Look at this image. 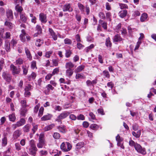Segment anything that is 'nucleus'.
I'll return each instance as SVG.
<instances>
[{
	"label": "nucleus",
	"instance_id": "obj_39",
	"mask_svg": "<svg viewBox=\"0 0 156 156\" xmlns=\"http://www.w3.org/2000/svg\"><path fill=\"white\" fill-rule=\"evenodd\" d=\"M23 62V60L21 58H19L16 61V64L17 65H20L22 64Z\"/></svg>",
	"mask_w": 156,
	"mask_h": 156
},
{
	"label": "nucleus",
	"instance_id": "obj_49",
	"mask_svg": "<svg viewBox=\"0 0 156 156\" xmlns=\"http://www.w3.org/2000/svg\"><path fill=\"white\" fill-rule=\"evenodd\" d=\"M52 53V51H47L45 53V57L47 58H49L50 57Z\"/></svg>",
	"mask_w": 156,
	"mask_h": 156
},
{
	"label": "nucleus",
	"instance_id": "obj_56",
	"mask_svg": "<svg viewBox=\"0 0 156 156\" xmlns=\"http://www.w3.org/2000/svg\"><path fill=\"white\" fill-rule=\"evenodd\" d=\"M103 73L104 75L105 76V77L109 78L110 77V75L109 74L108 72L107 71L104 70L103 71Z\"/></svg>",
	"mask_w": 156,
	"mask_h": 156
},
{
	"label": "nucleus",
	"instance_id": "obj_53",
	"mask_svg": "<svg viewBox=\"0 0 156 156\" xmlns=\"http://www.w3.org/2000/svg\"><path fill=\"white\" fill-rule=\"evenodd\" d=\"M94 47V45L93 44H91L90 46L87 47L86 49L85 50L87 52H88L90 50V49L93 48Z\"/></svg>",
	"mask_w": 156,
	"mask_h": 156
},
{
	"label": "nucleus",
	"instance_id": "obj_3",
	"mask_svg": "<svg viewBox=\"0 0 156 156\" xmlns=\"http://www.w3.org/2000/svg\"><path fill=\"white\" fill-rule=\"evenodd\" d=\"M61 149L64 151L66 152L69 151L71 148L72 146L68 142L66 143H63L61 145Z\"/></svg>",
	"mask_w": 156,
	"mask_h": 156
},
{
	"label": "nucleus",
	"instance_id": "obj_60",
	"mask_svg": "<svg viewBox=\"0 0 156 156\" xmlns=\"http://www.w3.org/2000/svg\"><path fill=\"white\" fill-rule=\"evenodd\" d=\"M15 148L16 150L19 151L21 149V146L20 144L16 143L15 144Z\"/></svg>",
	"mask_w": 156,
	"mask_h": 156
},
{
	"label": "nucleus",
	"instance_id": "obj_50",
	"mask_svg": "<svg viewBox=\"0 0 156 156\" xmlns=\"http://www.w3.org/2000/svg\"><path fill=\"white\" fill-rule=\"evenodd\" d=\"M33 127L32 130L33 132V133L34 134L37 129V125H35L34 124H33Z\"/></svg>",
	"mask_w": 156,
	"mask_h": 156
},
{
	"label": "nucleus",
	"instance_id": "obj_48",
	"mask_svg": "<svg viewBox=\"0 0 156 156\" xmlns=\"http://www.w3.org/2000/svg\"><path fill=\"white\" fill-rule=\"evenodd\" d=\"M119 4L121 9H127L128 8V6L126 4L120 3Z\"/></svg>",
	"mask_w": 156,
	"mask_h": 156
},
{
	"label": "nucleus",
	"instance_id": "obj_34",
	"mask_svg": "<svg viewBox=\"0 0 156 156\" xmlns=\"http://www.w3.org/2000/svg\"><path fill=\"white\" fill-rule=\"evenodd\" d=\"M21 134V131L19 130H16L14 133V136L16 138L19 137Z\"/></svg>",
	"mask_w": 156,
	"mask_h": 156
},
{
	"label": "nucleus",
	"instance_id": "obj_13",
	"mask_svg": "<svg viewBox=\"0 0 156 156\" xmlns=\"http://www.w3.org/2000/svg\"><path fill=\"white\" fill-rule=\"evenodd\" d=\"M75 66V65L71 62L66 63L65 65V67L67 69H72Z\"/></svg>",
	"mask_w": 156,
	"mask_h": 156
},
{
	"label": "nucleus",
	"instance_id": "obj_12",
	"mask_svg": "<svg viewBox=\"0 0 156 156\" xmlns=\"http://www.w3.org/2000/svg\"><path fill=\"white\" fill-rule=\"evenodd\" d=\"M21 34L20 35V37L21 41L24 42L26 41L25 37L26 36V33L24 30H21Z\"/></svg>",
	"mask_w": 156,
	"mask_h": 156
},
{
	"label": "nucleus",
	"instance_id": "obj_32",
	"mask_svg": "<svg viewBox=\"0 0 156 156\" xmlns=\"http://www.w3.org/2000/svg\"><path fill=\"white\" fill-rule=\"evenodd\" d=\"M11 36L10 33L9 32H6L5 34V35L2 36V37L4 39H6L9 38Z\"/></svg>",
	"mask_w": 156,
	"mask_h": 156
},
{
	"label": "nucleus",
	"instance_id": "obj_18",
	"mask_svg": "<svg viewBox=\"0 0 156 156\" xmlns=\"http://www.w3.org/2000/svg\"><path fill=\"white\" fill-rule=\"evenodd\" d=\"M127 13V11L126 10L121 11L119 12V16L121 18H123L126 16Z\"/></svg>",
	"mask_w": 156,
	"mask_h": 156
},
{
	"label": "nucleus",
	"instance_id": "obj_25",
	"mask_svg": "<svg viewBox=\"0 0 156 156\" xmlns=\"http://www.w3.org/2000/svg\"><path fill=\"white\" fill-rule=\"evenodd\" d=\"M25 123V121L24 119L22 118L20 120L16 122L18 126L19 127L24 125Z\"/></svg>",
	"mask_w": 156,
	"mask_h": 156
},
{
	"label": "nucleus",
	"instance_id": "obj_9",
	"mask_svg": "<svg viewBox=\"0 0 156 156\" xmlns=\"http://www.w3.org/2000/svg\"><path fill=\"white\" fill-rule=\"evenodd\" d=\"M39 20L42 23H45L47 21L46 15L43 13H41L39 14Z\"/></svg>",
	"mask_w": 156,
	"mask_h": 156
},
{
	"label": "nucleus",
	"instance_id": "obj_2",
	"mask_svg": "<svg viewBox=\"0 0 156 156\" xmlns=\"http://www.w3.org/2000/svg\"><path fill=\"white\" fill-rule=\"evenodd\" d=\"M69 113L67 112H63L61 113L55 119V120L57 122H60L62 123V120L66 118L69 115Z\"/></svg>",
	"mask_w": 156,
	"mask_h": 156
},
{
	"label": "nucleus",
	"instance_id": "obj_8",
	"mask_svg": "<svg viewBox=\"0 0 156 156\" xmlns=\"http://www.w3.org/2000/svg\"><path fill=\"white\" fill-rule=\"evenodd\" d=\"M63 11L64 12L68 11L71 12L72 11L73 9L71 7V5L69 3H66L65 5L63 7Z\"/></svg>",
	"mask_w": 156,
	"mask_h": 156
},
{
	"label": "nucleus",
	"instance_id": "obj_31",
	"mask_svg": "<svg viewBox=\"0 0 156 156\" xmlns=\"http://www.w3.org/2000/svg\"><path fill=\"white\" fill-rule=\"evenodd\" d=\"M27 109L25 107L22 108L20 111V115L22 116H25V114L27 112Z\"/></svg>",
	"mask_w": 156,
	"mask_h": 156
},
{
	"label": "nucleus",
	"instance_id": "obj_54",
	"mask_svg": "<svg viewBox=\"0 0 156 156\" xmlns=\"http://www.w3.org/2000/svg\"><path fill=\"white\" fill-rule=\"evenodd\" d=\"M32 86L30 84H27L25 87L24 90L30 91L31 90Z\"/></svg>",
	"mask_w": 156,
	"mask_h": 156
},
{
	"label": "nucleus",
	"instance_id": "obj_16",
	"mask_svg": "<svg viewBox=\"0 0 156 156\" xmlns=\"http://www.w3.org/2000/svg\"><path fill=\"white\" fill-rule=\"evenodd\" d=\"M73 69H67L66 71V75L68 77H70L73 74Z\"/></svg>",
	"mask_w": 156,
	"mask_h": 156
},
{
	"label": "nucleus",
	"instance_id": "obj_40",
	"mask_svg": "<svg viewBox=\"0 0 156 156\" xmlns=\"http://www.w3.org/2000/svg\"><path fill=\"white\" fill-rule=\"evenodd\" d=\"M78 6L79 9L81 11V12H84L85 7L82 4L78 3Z\"/></svg>",
	"mask_w": 156,
	"mask_h": 156
},
{
	"label": "nucleus",
	"instance_id": "obj_17",
	"mask_svg": "<svg viewBox=\"0 0 156 156\" xmlns=\"http://www.w3.org/2000/svg\"><path fill=\"white\" fill-rule=\"evenodd\" d=\"M36 28L37 31V34H34V36H37L38 34H41L42 31V28L40 25H37L36 26Z\"/></svg>",
	"mask_w": 156,
	"mask_h": 156
},
{
	"label": "nucleus",
	"instance_id": "obj_1",
	"mask_svg": "<svg viewBox=\"0 0 156 156\" xmlns=\"http://www.w3.org/2000/svg\"><path fill=\"white\" fill-rule=\"evenodd\" d=\"M28 153L31 155L35 156L37 149L34 140H33L30 141V147L28 148Z\"/></svg>",
	"mask_w": 156,
	"mask_h": 156
},
{
	"label": "nucleus",
	"instance_id": "obj_20",
	"mask_svg": "<svg viewBox=\"0 0 156 156\" xmlns=\"http://www.w3.org/2000/svg\"><path fill=\"white\" fill-rule=\"evenodd\" d=\"M4 137L2 139V145L3 146H5L7 143V137L6 136V135L7 134V133L6 135H5V134H4Z\"/></svg>",
	"mask_w": 156,
	"mask_h": 156
},
{
	"label": "nucleus",
	"instance_id": "obj_64",
	"mask_svg": "<svg viewBox=\"0 0 156 156\" xmlns=\"http://www.w3.org/2000/svg\"><path fill=\"white\" fill-rule=\"evenodd\" d=\"M111 15V13L110 12H108L106 13V18L107 19H108L110 21H111V20L110 18Z\"/></svg>",
	"mask_w": 156,
	"mask_h": 156
},
{
	"label": "nucleus",
	"instance_id": "obj_38",
	"mask_svg": "<svg viewBox=\"0 0 156 156\" xmlns=\"http://www.w3.org/2000/svg\"><path fill=\"white\" fill-rule=\"evenodd\" d=\"M84 143L82 142H79L77 143L76 145V148L78 149H80L83 146Z\"/></svg>",
	"mask_w": 156,
	"mask_h": 156
},
{
	"label": "nucleus",
	"instance_id": "obj_57",
	"mask_svg": "<svg viewBox=\"0 0 156 156\" xmlns=\"http://www.w3.org/2000/svg\"><path fill=\"white\" fill-rule=\"evenodd\" d=\"M44 137V134L43 133H41L39 136L38 140H45Z\"/></svg>",
	"mask_w": 156,
	"mask_h": 156
},
{
	"label": "nucleus",
	"instance_id": "obj_30",
	"mask_svg": "<svg viewBox=\"0 0 156 156\" xmlns=\"http://www.w3.org/2000/svg\"><path fill=\"white\" fill-rule=\"evenodd\" d=\"M15 9L20 13H22V11L23 10V9L22 7L20 6L19 5H17L15 6Z\"/></svg>",
	"mask_w": 156,
	"mask_h": 156
},
{
	"label": "nucleus",
	"instance_id": "obj_24",
	"mask_svg": "<svg viewBox=\"0 0 156 156\" xmlns=\"http://www.w3.org/2000/svg\"><path fill=\"white\" fill-rule=\"evenodd\" d=\"M84 66L81 65L77 67L75 70V72L76 73H78L81 71L84 68Z\"/></svg>",
	"mask_w": 156,
	"mask_h": 156
},
{
	"label": "nucleus",
	"instance_id": "obj_19",
	"mask_svg": "<svg viewBox=\"0 0 156 156\" xmlns=\"http://www.w3.org/2000/svg\"><path fill=\"white\" fill-rule=\"evenodd\" d=\"M30 127L31 126L30 124H27L23 128V131L25 133L28 132L30 130Z\"/></svg>",
	"mask_w": 156,
	"mask_h": 156
},
{
	"label": "nucleus",
	"instance_id": "obj_36",
	"mask_svg": "<svg viewBox=\"0 0 156 156\" xmlns=\"http://www.w3.org/2000/svg\"><path fill=\"white\" fill-rule=\"evenodd\" d=\"M105 45L107 47H111L112 45L111 43L109 37H108L106 39Z\"/></svg>",
	"mask_w": 156,
	"mask_h": 156
},
{
	"label": "nucleus",
	"instance_id": "obj_22",
	"mask_svg": "<svg viewBox=\"0 0 156 156\" xmlns=\"http://www.w3.org/2000/svg\"><path fill=\"white\" fill-rule=\"evenodd\" d=\"M4 25L8 27L9 29H11L13 27V24L11 22L6 20L4 23Z\"/></svg>",
	"mask_w": 156,
	"mask_h": 156
},
{
	"label": "nucleus",
	"instance_id": "obj_29",
	"mask_svg": "<svg viewBox=\"0 0 156 156\" xmlns=\"http://www.w3.org/2000/svg\"><path fill=\"white\" fill-rule=\"evenodd\" d=\"M147 17V15L146 13L143 14L140 17V20L141 21L144 22L146 20Z\"/></svg>",
	"mask_w": 156,
	"mask_h": 156
},
{
	"label": "nucleus",
	"instance_id": "obj_23",
	"mask_svg": "<svg viewBox=\"0 0 156 156\" xmlns=\"http://www.w3.org/2000/svg\"><path fill=\"white\" fill-rule=\"evenodd\" d=\"M25 51L27 58L31 60L32 58V56L31 55L30 52L28 49L27 48H25Z\"/></svg>",
	"mask_w": 156,
	"mask_h": 156
},
{
	"label": "nucleus",
	"instance_id": "obj_63",
	"mask_svg": "<svg viewBox=\"0 0 156 156\" xmlns=\"http://www.w3.org/2000/svg\"><path fill=\"white\" fill-rule=\"evenodd\" d=\"M41 43L40 39L37 40L36 41L35 44L37 46L40 47L41 45Z\"/></svg>",
	"mask_w": 156,
	"mask_h": 156
},
{
	"label": "nucleus",
	"instance_id": "obj_59",
	"mask_svg": "<svg viewBox=\"0 0 156 156\" xmlns=\"http://www.w3.org/2000/svg\"><path fill=\"white\" fill-rule=\"evenodd\" d=\"M99 16L102 19H105V15L103 12H100L99 14Z\"/></svg>",
	"mask_w": 156,
	"mask_h": 156
},
{
	"label": "nucleus",
	"instance_id": "obj_46",
	"mask_svg": "<svg viewBox=\"0 0 156 156\" xmlns=\"http://www.w3.org/2000/svg\"><path fill=\"white\" fill-rule=\"evenodd\" d=\"M53 137L55 139H58L60 137V135L58 133H55L53 135Z\"/></svg>",
	"mask_w": 156,
	"mask_h": 156
},
{
	"label": "nucleus",
	"instance_id": "obj_4",
	"mask_svg": "<svg viewBox=\"0 0 156 156\" xmlns=\"http://www.w3.org/2000/svg\"><path fill=\"white\" fill-rule=\"evenodd\" d=\"M134 148L135 150L139 153H140L143 155H145L146 154V152L145 149L143 148L139 144L136 143L135 145Z\"/></svg>",
	"mask_w": 156,
	"mask_h": 156
},
{
	"label": "nucleus",
	"instance_id": "obj_11",
	"mask_svg": "<svg viewBox=\"0 0 156 156\" xmlns=\"http://www.w3.org/2000/svg\"><path fill=\"white\" fill-rule=\"evenodd\" d=\"M6 15L7 17L9 20H12L13 18L12 12V10L8 9L6 12Z\"/></svg>",
	"mask_w": 156,
	"mask_h": 156
},
{
	"label": "nucleus",
	"instance_id": "obj_52",
	"mask_svg": "<svg viewBox=\"0 0 156 156\" xmlns=\"http://www.w3.org/2000/svg\"><path fill=\"white\" fill-rule=\"evenodd\" d=\"M52 62L53 64L55 66H57L58 65V62L59 60L58 59H53L52 60Z\"/></svg>",
	"mask_w": 156,
	"mask_h": 156
},
{
	"label": "nucleus",
	"instance_id": "obj_21",
	"mask_svg": "<svg viewBox=\"0 0 156 156\" xmlns=\"http://www.w3.org/2000/svg\"><path fill=\"white\" fill-rule=\"evenodd\" d=\"M122 39L120 36L118 34L115 35L114 37L113 41L115 42H119L122 41Z\"/></svg>",
	"mask_w": 156,
	"mask_h": 156
},
{
	"label": "nucleus",
	"instance_id": "obj_62",
	"mask_svg": "<svg viewBox=\"0 0 156 156\" xmlns=\"http://www.w3.org/2000/svg\"><path fill=\"white\" fill-rule=\"evenodd\" d=\"M136 143H135L134 141L133 140H129V144L131 146H134L135 147V145Z\"/></svg>",
	"mask_w": 156,
	"mask_h": 156
},
{
	"label": "nucleus",
	"instance_id": "obj_47",
	"mask_svg": "<svg viewBox=\"0 0 156 156\" xmlns=\"http://www.w3.org/2000/svg\"><path fill=\"white\" fill-rule=\"evenodd\" d=\"M44 110V108L43 107H41L39 110L38 113V116L39 117H41L43 114V111Z\"/></svg>",
	"mask_w": 156,
	"mask_h": 156
},
{
	"label": "nucleus",
	"instance_id": "obj_28",
	"mask_svg": "<svg viewBox=\"0 0 156 156\" xmlns=\"http://www.w3.org/2000/svg\"><path fill=\"white\" fill-rule=\"evenodd\" d=\"M57 129L59 131L62 133H65L66 132L65 126H60L58 127Z\"/></svg>",
	"mask_w": 156,
	"mask_h": 156
},
{
	"label": "nucleus",
	"instance_id": "obj_58",
	"mask_svg": "<svg viewBox=\"0 0 156 156\" xmlns=\"http://www.w3.org/2000/svg\"><path fill=\"white\" fill-rule=\"evenodd\" d=\"M31 95V93L29 91L25 90L24 95L25 97H29Z\"/></svg>",
	"mask_w": 156,
	"mask_h": 156
},
{
	"label": "nucleus",
	"instance_id": "obj_6",
	"mask_svg": "<svg viewBox=\"0 0 156 156\" xmlns=\"http://www.w3.org/2000/svg\"><path fill=\"white\" fill-rule=\"evenodd\" d=\"M20 19L19 20L20 23H25L27 20V16L26 14L23 13H20Z\"/></svg>",
	"mask_w": 156,
	"mask_h": 156
},
{
	"label": "nucleus",
	"instance_id": "obj_15",
	"mask_svg": "<svg viewBox=\"0 0 156 156\" xmlns=\"http://www.w3.org/2000/svg\"><path fill=\"white\" fill-rule=\"evenodd\" d=\"M45 144V140H38L37 146L38 148H42Z\"/></svg>",
	"mask_w": 156,
	"mask_h": 156
},
{
	"label": "nucleus",
	"instance_id": "obj_35",
	"mask_svg": "<svg viewBox=\"0 0 156 156\" xmlns=\"http://www.w3.org/2000/svg\"><path fill=\"white\" fill-rule=\"evenodd\" d=\"M90 128L93 130H96L99 128V126L97 125L93 124L91 125L90 126Z\"/></svg>",
	"mask_w": 156,
	"mask_h": 156
},
{
	"label": "nucleus",
	"instance_id": "obj_61",
	"mask_svg": "<svg viewBox=\"0 0 156 156\" xmlns=\"http://www.w3.org/2000/svg\"><path fill=\"white\" fill-rule=\"evenodd\" d=\"M36 62L35 61H33L31 63V67L32 69H34L36 67Z\"/></svg>",
	"mask_w": 156,
	"mask_h": 156
},
{
	"label": "nucleus",
	"instance_id": "obj_10",
	"mask_svg": "<svg viewBox=\"0 0 156 156\" xmlns=\"http://www.w3.org/2000/svg\"><path fill=\"white\" fill-rule=\"evenodd\" d=\"M49 31L50 35L52 37L53 39L55 41L57 40V36L55 32H54L53 30L51 28H49Z\"/></svg>",
	"mask_w": 156,
	"mask_h": 156
},
{
	"label": "nucleus",
	"instance_id": "obj_55",
	"mask_svg": "<svg viewBox=\"0 0 156 156\" xmlns=\"http://www.w3.org/2000/svg\"><path fill=\"white\" fill-rule=\"evenodd\" d=\"M59 72V68H56L55 69L52 73V74L53 75H55V74H57Z\"/></svg>",
	"mask_w": 156,
	"mask_h": 156
},
{
	"label": "nucleus",
	"instance_id": "obj_44",
	"mask_svg": "<svg viewBox=\"0 0 156 156\" xmlns=\"http://www.w3.org/2000/svg\"><path fill=\"white\" fill-rule=\"evenodd\" d=\"M72 54V52L71 51L69 50H66L65 55L66 57L67 58L69 57L71 54Z\"/></svg>",
	"mask_w": 156,
	"mask_h": 156
},
{
	"label": "nucleus",
	"instance_id": "obj_51",
	"mask_svg": "<svg viewBox=\"0 0 156 156\" xmlns=\"http://www.w3.org/2000/svg\"><path fill=\"white\" fill-rule=\"evenodd\" d=\"M39 154L41 156H43L46 155L48 154V152L46 151L41 150L39 152Z\"/></svg>",
	"mask_w": 156,
	"mask_h": 156
},
{
	"label": "nucleus",
	"instance_id": "obj_33",
	"mask_svg": "<svg viewBox=\"0 0 156 156\" xmlns=\"http://www.w3.org/2000/svg\"><path fill=\"white\" fill-rule=\"evenodd\" d=\"M9 117L10 121L13 122L15 121L16 119V117L14 113L9 115Z\"/></svg>",
	"mask_w": 156,
	"mask_h": 156
},
{
	"label": "nucleus",
	"instance_id": "obj_42",
	"mask_svg": "<svg viewBox=\"0 0 156 156\" xmlns=\"http://www.w3.org/2000/svg\"><path fill=\"white\" fill-rule=\"evenodd\" d=\"M64 42L65 44H71L72 43V41L68 38L65 39L64 40Z\"/></svg>",
	"mask_w": 156,
	"mask_h": 156
},
{
	"label": "nucleus",
	"instance_id": "obj_37",
	"mask_svg": "<svg viewBox=\"0 0 156 156\" xmlns=\"http://www.w3.org/2000/svg\"><path fill=\"white\" fill-rule=\"evenodd\" d=\"M75 77L76 79H84L85 78V76L80 74L77 73Z\"/></svg>",
	"mask_w": 156,
	"mask_h": 156
},
{
	"label": "nucleus",
	"instance_id": "obj_45",
	"mask_svg": "<svg viewBox=\"0 0 156 156\" xmlns=\"http://www.w3.org/2000/svg\"><path fill=\"white\" fill-rule=\"evenodd\" d=\"M5 48L7 51H8L10 50V44L9 42H5Z\"/></svg>",
	"mask_w": 156,
	"mask_h": 156
},
{
	"label": "nucleus",
	"instance_id": "obj_41",
	"mask_svg": "<svg viewBox=\"0 0 156 156\" xmlns=\"http://www.w3.org/2000/svg\"><path fill=\"white\" fill-rule=\"evenodd\" d=\"M22 69H23V74L25 75H26L28 72V68L26 66H22Z\"/></svg>",
	"mask_w": 156,
	"mask_h": 156
},
{
	"label": "nucleus",
	"instance_id": "obj_43",
	"mask_svg": "<svg viewBox=\"0 0 156 156\" xmlns=\"http://www.w3.org/2000/svg\"><path fill=\"white\" fill-rule=\"evenodd\" d=\"M46 88L47 89V91L48 92H49L50 90H53L54 89V87L52 86L50 84H48L46 87Z\"/></svg>",
	"mask_w": 156,
	"mask_h": 156
},
{
	"label": "nucleus",
	"instance_id": "obj_26",
	"mask_svg": "<svg viewBox=\"0 0 156 156\" xmlns=\"http://www.w3.org/2000/svg\"><path fill=\"white\" fill-rule=\"evenodd\" d=\"M55 126V125L53 124H51L45 127L44 128V130L45 131H48L52 129Z\"/></svg>",
	"mask_w": 156,
	"mask_h": 156
},
{
	"label": "nucleus",
	"instance_id": "obj_27",
	"mask_svg": "<svg viewBox=\"0 0 156 156\" xmlns=\"http://www.w3.org/2000/svg\"><path fill=\"white\" fill-rule=\"evenodd\" d=\"M132 134L136 138L139 137L141 134L140 130H138L136 133L134 131L133 132Z\"/></svg>",
	"mask_w": 156,
	"mask_h": 156
},
{
	"label": "nucleus",
	"instance_id": "obj_14",
	"mask_svg": "<svg viewBox=\"0 0 156 156\" xmlns=\"http://www.w3.org/2000/svg\"><path fill=\"white\" fill-rule=\"evenodd\" d=\"M52 117V115L50 114H48L46 115H44L41 118V119L42 121H46L50 120Z\"/></svg>",
	"mask_w": 156,
	"mask_h": 156
},
{
	"label": "nucleus",
	"instance_id": "obj_7",
	"mask_svg": "<svg viewBox=\"0 0 156 156\" xmlns=\"http://www.w3.org/2000/svg\"><path fill=\"white\" fill-rule=\"evenodd\" d=\"M10 67L11 70L12 71V73L13 75L17 74L20 73V69H17V68L13 64H11L10 65Z\"/></svg>",
	"mask_w": 156,
	"mask_h": 156
},
{
	"label": "nucleus",
	"instance_id": "obj_5",
	"mask_svg": "<svg viewBox=\"0 0 156 156\" xmlns=\"http://www.w3.org/2000/svg\"><path fill=\"white\" fill-rule=\"evenodd\" d=\"M2 77L6 82L10 83L11 80V76L7 72L2 73Z\"/></svg>",
	"mask_w": 156,
	"mask_h": 156
}]
</instances>
